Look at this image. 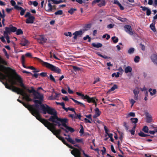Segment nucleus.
I'll use <instances>...</instances> for the list:
<instances>
[{
  "label": "nucleus",
  "instance_id": "6ab92c4d",
  "mask_svg": "<svg viewBox=\"0 0 157 157\" xmlns=\"http://www.w3.org/2000/svg\"><path fill=\"white\" fill-rule=\"evenodd\" d=\"M37 40L38 42L41 44H44L45 43L47 40V39L46 38L43 37L42 36H40L39 38H38L37 39Z\"/></svg>",
  "mask_w": 157,
  "mask_h": 157
},
{
  "label": "nucleus",
  "instance_id": "e433bc0d",
  "mask_svg": "<svg viewBox=\"0 0 157 157\" xmlns=\"http://www.w3.org/2000/svg\"><path fill=\"white\" fill-rule=\"evenodd\" d=\"M63 14V11L61 10H59L55 13V15H62Z\"/></svg>",
  "mask_w": 157,
  "mask_h": 157
},
{
  "label": "nucleus",
  "instance_id": "3c124183",
  "mask_svg": "<svg viewBox=\"0 0 157 157\" xmlns=\"http://www.w3.org/2000/svg\"><path fill=\"white\" fill-rule=\"evenodd\" d=\"M117 85L115 84L110 89V90L111 91H113L116 89H117Z\"/></svg>",
  "mask_w": 157,
  "mask_h": 157
},
{
  "label": "nucleus",
  "instance_id": "7ed1b4c3",
  "mask_svg": "<svg viewBox=\"0 0 157 157\" xmlns=\"http://www.w3.org/2000/svg\"><path fill=\"white\" fill-rule=\"evenodd\" d=\"M48 121L55 123H53L54 124L53 126H57L58 127H60L62 125L71 133L75 131V130L73 128L68 126L66 124L68 122V119L66 118H63L59 117L57 116V113L51 116L48 119Z\"/></svg>",
  "mask_w": 157,
  "mask_h": 157
},
{
  "label": "nucleus",
  "instance_id": "393cba45",
  "mask_svg": "<svg viewBox=\"0 0 157 157\" xmlns=\"http://www.w3.org/2000/svg\"><path fill=\"white\" fill-rule=\"evenodd\" d=\"M97 54V55H98L99 56H100L101 57H102L105 59H110L111 58V57H109L106 56H105V55H104V56H103L102 55H101V54H100V53L99 52H96V53Z\"/></svg>",
  "mask_w": 157,
  "mask_h": 157
},
{
  "label": "nucleus",
  "instance_id": "69168bd1",
  "mask_svg": "<svg viewBox=\"0 0 157 157\" xmlns=\"http://www.w3.org/2000/svg\"><path fill=\"white\" fill-rule=\"evenodd\" d=\"M103 149L101 150V151L102 152V155H103L106 152V148L104 147H103Z\"/></svg>",
  "mask_w": 157,
  "mask_h": 157
},
{
  "label": "nucleus",
  "instance_id": "58836bf2",
  "mask_svg": "<svg viewBox=\"0 0 157 157\" xmlns=\"http://www.w3.org/2000/svg\"><path fill=\"white\" fill-rule=\"evenodd\" d=\"M135 51V49L134 48H130L128 51V53L129 54L133 53Z\"/></svg>",
  "mask_w": 157,
  "mask_h": 157
},
{
  "label": "nucleus",
  "instance_id": "423d86ee",
  "mask_svg": "<svg viewBox=\"0 0 157 157\" xmlns=\"http://www.w3.org/2000/svg\"><path fill=\"white\" fill-rule=\"evenodd\" d=\"M40 108L44 114L48 113L53 115L57 113L55 109L51 108L47 105H44V104H42L41 105Z\"/></svg>",
  "mask_w": 157,
  "mask_h": 157
},
{
  "label": "nucleus",
  "instance_id": "bb28decb",
  "mask_svg": "<svg viewBox=\"0 0 157 157\" xmlns=\"http://www.w3.org/2000/svg\"><path fill=\"white\" fill-rule=\"evenodd\" d=\"M149 91L150 92V94L151 96L154 95L156 93V90L155 89L152 90L151 88L149 89Z\"/></svg>",
  "mask_w": 157,
  "mask_h": 157
},
{
  "label": "nucleus",
  "instance_id": "4be33fe9",
  "mask_svg": "<svg viewBox=\"0 0 157 157\" xmlns=\"http://www.w3.org/2000/svg\"><path fill=\"white\" fill-rule=\"evenodd\" d=\"M92 45L95 48H99L101 47L102 46V44L100 43H98L97 44L93 43L92 44Z\"/></svg>",
  "mask_w": 157,
  "mask_h": 157
},
{
  "label": "nucleus",
  "instance_id": "f8f14e48",
  "mask_svg": "<svg viewBox=\"0 0 157 157\" xmlns=\"http://www.w3.org/2000/svg\"><path fill=\"white\" fill-rule=\"evenodd\" d=\"M25 107L27 108L31 113L37 107V106L36 104L29 105L27 104Z\"/></svg>",
  "mask_w": 157,
  "mask_h": 157
},
{
  "label": "nucleus",
  "instance_id": "6e6552de",
  "mask_svg": "<svg viewBox=\"0 0 157 157\" xmlns=\"http://www.w3.org/2000/svg\"><path fill=\"white\" fill-rule=\"evenodd\" d=\"M53 124H54L53 123L50 122L47 128L56 136L57 135H59L61 132V130L60 129L56 130L55 127V126H53Z\"/></svg>",
  "mask_w": 157,
  "mask_h": 157
},
{
  "label": "nucleus",
  "instance_id": "72a5a7b5",
  "mask_svg": "<svg viewBox=\"0 0 157 157\" xmlns=\"http://www.w3.org/2000/svg\"><path fill=\"white\" fill-rule=\"evenodd\" d=\"M23 33V32L21 29H18L16 31V34L17 35H20Z\"/></svg>",
  "mask_w": 157,
  "mask_h": 157
},
{
  "label": "nucleus",
  "instance_id": "864d4df0",
  "mask_svg": "<svg viewBox=\"0 0 157 157\" xmlns=\"http://www.w3.org/2000/svg\"><path fill=\"white\" fill-rule=\"evenodd\" d=\"M129 101L130 103L132 104L131 107H132L134 104L136 102V101L133 99H131Z\"/></svg>",
  "mask_w": 157,
  "mask_h": 157
},
{
  "label": "nucleus",
  "instance_id": "c03bdc74",
  "mask_svg": "<svg viewBox=\"0 0 157 157\" xmlns=\"http://www.w3.org/2000/svg\"><path fill=\"white\" fill-rule=\"evenodd\" d=\"M49 79L52 81H53V82H56V81L55 79L53 77L52 75L50 74L49 75Z\"/></svg>",
  "mask_w": 157,
  "mask_h": 157
},
{
  "label": "nucleus",
  "instance_id": "774afa93",
  "mask_svg": "<svg viewBox=\"0 0 157 157\" xmlns=\"http://www.w3.org/2000/svg\"><path fill=\"white\" fill-rule=\"evenodd\" d=\"M31 14L29 12H27L25 16V17H30L31 16L30 15Z\"/></svg>",
  "mask_w": 157,
  "mask_h": 157
},
{
  "label": "nucleus",
  "instance_id": "f3484780",
  "mask_svg": "<svg viewBox=\"0 0 157 157\" xmlns=\"http://www.w3.org/2000/svg\"><path fill=\"white\" fill-rule=\"evenodd\" d=\"M145 115L146 117V122L148 123H149L152 122V117L150 115L149 113H146L145 114Z\"/></svg>",
  "mask_w": 157,
  "mask_h": 157
},
{
  "label": "nucleus",
  "instance_id": "0eeeda50",
  "mask_svg": "<svg viewBox=\"0 0 157 157\" xmlns=\"http://www.w3.org/2000/svg\"><path fill=\"white\" fill-rule=\"evenodd\" d=\"M81 152H82L83 155L85 157H90L88 155L85 154L84 151L81 148H80L78 149L77 148L74 147L71 151V153L75 157H80V155L81 156Z\"/></svg>",
  "mask_w": 157,
  "mask_h": 157
},
{
  "label": "nucleus",
  "instance_id": "4d7b16f0",
  "mask_svg": "<svg viewBox=\"0 0 157 157\" xmlns=\"http://www.w3.org/2000/svg\"><path fill=\"white\" fill-rule=\"evenodd\" d=\"M59 105H61L62 106L64 110H67L66 108L65 107V104L64 102H61V103L59 104Z\"/></svg>",
  "mask_w": 157,
  "mask_h": 157
},
{
  "label": "nucleus",
  "instance_id": "5701e85b",
  "mask_svg": "<svg viewBox=\"0 0 157 157\" xmlns=\"http://www.w3.org/2000/svg\"><path fill=\"white\" fill-rule=\"evenodd\" d=\"M132 68L129 66L126 67L124 71L126 73L131 72L132 71Z\"/></svg>",
  "mask_w": 157,
  "mask_h": 157
},
{
  "label": "nucleus",
  "instance_id": "f257e3e1",
  "mask_svg": "<svg viewBox=\"0 0 157 157\" xmlns=\"http://www.w3.org/2000/svg\"><path fill=\"white\" fill-rule=\"evenodd\" d=\"M1 67L7 70H11L16 75V79L20 84V86L24 89L26 90L29 93H32L34 96V99H38V100L33 99V102L35 103V104L37 105V107H40L41 105L44 104L42 103L44 98V96L42 94H41L40 93L35 90L33 86L31 87V90H29L27 88L23 83L22 78L20 75L17 74L15 70L12 69L10 67H6L3 66H2Z\"/></svg>",
  "mask_w": 157,
  "mask_h": 157
},
{
  "label": "nucleus",
  "instance_id": "dca6fc26",
  "mask_svg": "<svg viewBox=\"0 0 157 157\" xmlns=\"http://www.w3.org/2000/svg\"><path fill=\"white\" fill-rule=\"evenodd\" d=\"M35 19V18L34 16H31V17H29L26 19V22L27 24L33 23Z\"/></svg>",
  "mask_w": 157,
  "mask_h": 157
},
{
  "label": "nucleus",
  "instance_id": "2eb2a0df",
  "mask_svg": "<svg viewBox=\"0 0 157 157\" xmlns=\"http://www.w3.org/2000/svg\"><path fill=\"white\" fill-rule=\"evenodd\" d=\"M83 33L81 30H79V31H75L73 34V35H74V36L73 37L74 39V40L76 39L78 36H80Z\"/></svg>",
  "mask_w": 157,
  "mask_h": 157
},
{
  "label": "nucleus",
  "instance_id": "cd10ccee",
  "mask_svg": "<svg viewBox=\"0 0 157 157\" xmlns=\"http://www.w3.org/2000/svg\"><path fill=\"white\" fill-rule=\"evenodd\" d=\"M76 94L78 95L81 96L82 97L81 98L82 99L85 100V98H86V95H85L84 94H82V93L78 92H77Z\"/></svg>",
  "mask_w": 157,
  "mask_h": 157
},
{
  "label": "nucleus",
  "instance_id": "412c9836",
  "mask_svg": "<svg viewBox=\"0 0 157 157\" xmlns=\"http://www.w3.org/2000/svg\"><path fill=\"white\" fill-rule=\"evenodd\" d=\"M151 59L152 61L155 63L157 61V55L153 54L151 56Z\"/></svg>",
  "mask_w": 157,
  "mask_h": 157
},
{
  "label": "nucleus",
  "instance_id": "a18cd8bd",
  "mask_svg": "<svg viewBox=\"0 0 157 157\" xmlns=\"http://www.w3.org/2000/svg\"><path fill=\"white\" fill-rule=\"evenodd\" d=\"M76 115V116L74 117L76 119H78L79 120H81V117H82V116L80 114H77L76 113V115Z\"/></svg>",
  "mask_w": 157,
  "mask_h": 157
},
{
  "label": "nucleus",
  "instance_id": "603ef678",
  "mask_svg": "<svg viewBox=\"0 0 157 157\" xmlns=\"http://www.w3.org/2000/svg\"><path fill=\"white\" fill-rule=\"evenodd\" d=\"M64 34L66 36H69L71 37L72 36V33L71 32H68L67 33H65Z\"/></svg>",
  "mask_w": 157,
  "mask_h": 157
},
{
  "label": "nucleus",
  "instance_id": "473e14b6",
  "mask_svg": "<svg viewBox=\"0 0 157 157\" xmlns=\"http://www.w3.org/2000/svg\"><path fill=\"white\" fill-rule=\"evenodd\" d=\"M112 39L113 41V42L115 43H116L118 42V38L115 36L112 37Z\"/></svg>",
  "mask_w": 157,
  "mask_h": 157
},
{
  "label": "nucleus",
  "instance_id": "c85d7f7f",
  "mask_svg": "<svg viewBox=\"0 0 157 157\" xmlns=\"http://www.w3.org/2000/svg\"><path fill=\"white\" fill-rule=\"evenodd\" d=\"M95 114H96L98 116H99L101 113V112L99 111V109L96 107L95 110Z\"/></svg>",
  "mask_w": 157,
  "mask_h": 157
},
{
  "label": "nucleus",
  "instance_id": "6e6d98bb",
  "mask_svg": "<svg viewBox=\"0 0 157 157\" xmlns=\"http://www.w3.org/2000/svg\"><path fill=\"white\" fill-rule=\"evenodd\" d=\"M14 8L17 10H20L22 9V8L21 7H20L17 5L14 6Z\"/></svg>",
  "mask_w": 157,
  "mask_h": 157
},
{
  "label": "nucleus",
  "instance_id": "a878e982",
  "mask_svg": "<svg viewBox=\"0 0 157 157\" xmlns=\"http://www.w3.org/2000/svg\"><path fill=\"white\" fill-rule=\"evenodd\" d=\"M4 36L6 38V39L7 40V42L8 43H9L10 42V40L9 36H8V34L4 32Z\"/></svg>",
  "mask_w": 157,
  "mask_h": 157
},
{
  "label": "nucleus",
  "instance_id": "7c9ffc66",
  "mask_svg": "<svg viewBox=\"0 0 157 157\" xmlns=\"http://www.w3.org/2000/svg\"><path fill=\"white\" fill-rule=\"evenodd\" d=\"M106 4L105 1V0H103L101 3L98 4V6L99 7H101L102 6H105Z\"/></svg>",
  "mask_w": 157,
  "mask_h": 157
},
{
  "label": "nucleus",
  "instance_id": "2f4dec72",
  "mask_svg": "<svg viewBox=\"0 0 157 157\" xmlns=\"http://www.w3.org/2000/svg\"><path fill=\"white\" fill-rule=\"evenodd\" d=\"M131 122L132 123H133L135 124H136L138 121V119L137 118H131L130 119Z\"/></svg>",
  "mask_w": 157,
  "mask_h": 157
},
{
  "label": "nucleus",
  "instance_id": "a19ab883",
  "mask_svg": "<svg viewBox=\"0 0 157 157\" xmlns=\"http://www.w3.org/2000/svg\"><path fill=\"white\" fill-rule=\"evenodd\" d=\"M79 133L82 135L84 133V130L83 126L82 124H80V129L79 132Z\"/></svg>",
  "mask_w": 157,
  "mask_h": 157
},
{
  "label": "nucleus",
  "instance_id": "39448f33",
  "mask_svg": "<svg viewBox=\"0 0 157 157\" xmlns=\"http://www.w3.org/2000/svg\"><path fill=\"white\" fill-rule=\"evenodd\" d=\"M40 107L36 108L31 113V114L35 116L37 119L42 123L46 127H47L50 123L48 120L41 117L40 113Z\"/></svg>",
  "mask_w": 157,
  "mask_h": 157
},
{
  "label": "nucleus",
  "instance_id": "b1692460",
  "mask_svg": "<svg viewBox=\"0 0 157 157\" xmlns=\"http://www.w3.org/2000/svg\"><path fill=\"white\" fill-rule=\"evenodd\" d=\"M62 141L63 142V143L66 145L68 147L70 148L71 149H73L74 148L72 146L70 145L69 144H68L66 141L65 140L64 138Z\"/></svg>",
  "mask_w": 157,
  "mask_h": 157
},
{
  "label": "nucleus",
  "instance_id": "de8ad7c7",
  "mask_svg": "<svg viewBox=\"0 0 157 157\" xmlns=\"http://www.w3.org/2000/svg\"><path fill=\"white\" fill-rule=\"evenodd\" d=\"M6 78V76L1 72H0V79H3Z\"/></svg>",
  "mask_w": 157,
  "mask_h": 157
},
{
  "label": "nucleus",
  "instance_id": "bf43d9fd",
  "mask_svg": "<svg viewBox=\"0 0 157 157\" xmlns=\"http://www.w3.org/2000/svg\"><path fill=\"white\" fill-rule=\"evenodd\" d=\"M140 46L141 49L142 50H143V51L145 50V47L144 44L140 43Z\"/></svg>",
  "mask_w": 157,
  "mask_h": 157
},
{
  "label": "nucleus",
  "instance_id": "4468645a",
  "mask_svg": "<svg viewBox=\"0 0 157 157\" xmlns=\"http://www.w3.org/2000/svg\"><path fill=\"white\" fill-rule=\"evenodd\" d=\"M68 138L66 137L65 139L67 140L70 143H71L73 144H75L74 146L75 147H78V148H77L78 149H79L80 148H81V147L79 146V145L78 144H75V141L73 140L70 137V136L69 135H68Z\"/></svg>",
  "mask_w": 157,
  "mask_h": 157
},
{
  "label": "nucleus",
  "instance_id": "aec40b11",
  "mask_svg": "<svg viewBox=\"0 0 157 157\" xmlns=\"http://www.w3.org/2000/svg\"><path fill=\"white\" fill-rule=\"evenodd\" d=\"M48 6L49 8V9L47 10L48 12L51 11L53 9H56V6L55 5L52 6L50 2L48 3Z\"/></svg>",
  "mask_w": 157,
  "mask_h": 157
},
{
  "label": "nucleus",
  "instance_id": "ddd939ff",
  "mask_svg": "<svg viewBox=\"0 0 157 157\" xmlns=\"http://www.w3.org/2000/svg\"><path fill=\"white\" fill-rule=\"evenodd\" d=\"M85 100L86 101L89 103H95V101H98V99L96 98L95 97H90L89 96L86 95V98H85Z\"/></svg>",
  "mask_w": 157,
  "mask_h": 157
},
{
  "label": "nucleus",
  "instance_id": "49530a36",
  "mask_svg": "<svg viewBox=\"0 0 157 157\" xmlns=\"http://www.w3.org/2000/svg\"><path fill=\"white\" fill-rule=\"evenodd\" d=\"M140 59V58L138 56H136L135 57L134 61L136 63H138L139 62Z\"/></svg>",
  "mask_w": 157,
  "mask_h": 157
},
{
  "label": "nucleus",
  "instance_id": "c756f323",
  "mask_svg": "<svg viewBox=\"0 0 157 157\" xmlns=\"http://www.w3.org/2000/svg\"><path fill=\"white\" fill-rule=\"evenodd\" d=\"M75 103H77L78 105H80L82 106L83 107H85V105H84V104H83V103L79 102V101H78L75 99V100H74V101Z\"/></svg>",
  "mask_w": 157,
  "mask_h": 157
},
{
  "label": "nucleus",
  "instance_id": "338daca9",
  "mask_svg": "<svg viewBox=\"0 0 157 157\" xmlns=\"http://www.w3.org/2000/svg\"><path fill=\"white\" fill-rule=\"evenodd\" d=\"M133 92L135 95H138L139 91L135 89L133 90Z\"/></svg>",
  "mask_w": 157,
  "mask_h": 157
},
{
  "label": "nucleus",
  "instance_id": "f03ea898",
  "mask_svg": "<svg viewBox=\"0 0 157 157\" xmlns=\"http://www.w3.org/2000/svg\"><path fill=\"white\" fill-rule=\"evenodd\" d=\"M2 63L6 65H7V62L1 57H0V71L4 73L6 75V76L7 77L10 78L11 76V73H13L15 75L14 78L17 81L14 80L13 79H11L9 80V82H10L12 85L10 86L7 82H2V83L4 85L5 87L10 90H11L12 91L17 93L18 89H20V88L16 87L15 86H13V85H16L20 86V83L18 82L17 80L16 79V75L12 71L10 70H7V69L1 67L2 66H4L5 67H7L3 65H1Z\"/></svg>",
  "mask_w": 157,
  "mask_h": 157
},
{
  "label": "nucleus",
  "instance_id": "052dcab7",
  "mask_svg": "<svg viewBox=\"0 0 157 157\" xmlns=\"http://www.w3.org/2000/svg\"><path fill=\"white\" fill-rule=\"evenodd\" d=\"M10 3L11 5L12 6H14H14H16V2L15 1L13 0H11L10 2Z\"/></svg>",
  "mask_w": 157,
  "mask_h": 157
},
{
  "label": "nucleus",
  "instance_id": "1a4fd4ad",
  "mask_svg": "<svg viewBox=\"0 0 157 157\" xmlns=\"http://www.w3.org/2000/svg\"><path fill=\"white\" fill-rule=\"evenodd\" d=\"M16 93L17 94L21 95L23 96L24 99H25L27 101H33V99L30 98V95L26 93L24 89L20 88V89H18Z\"/></svg>",
  "mask_w": 157,
  "mask_h": 157
},
{
  "label": "nucleus",
  "instance_id": "0e129e2a",
  "mask_svg": "<svg viewBox=\"0 0 157 157\" xmlns=\"http://www.w3.org/2000/svg\"><path fill=\"white\" fill-rule=\"evenodd\" d=\"M140 7L142 8V10L143 11H147L148 9V8L145 6H141Z\"/></svg>",
  "mask_w": 157,
  "mask_h": 157
},
{
  "label": "nucleus",
  "instance_id": "20e7f679",
  "mask_svg": "<svg viewBox=\"0 0 157 157\" xmlns=\"http://www.w3.org/2000/svg\"><path fill=\"white\" fill-rule=\"evenodd\" d=\"M38 61L41 63L42 66L46 67V68L49 69L51 71L58 74L61 73V70L58 67H56L52 64L47 62L43 61L42 60L38 58H35Z\"/></svg>",
  "mask_w": 157,
  "mask_h": 157
},
{
  "label": "nucleus",
  "instance_id": "13d9d810",
  "mask_svg": "<svg viewBox=\"0 0 157 157\" xmlns=\"http://www.w3.org/2000/svg\"><path fill=\"white\" fill-rule=\"evenodd\" d=\"M20 13V14L21 16H23L24 15V13L25 12V10H24L23 8L22 9H21Z\"/></svg>",
  "mask_w": 157,
  "mask_h": 157
},
{
  "label": "nucleus",
  "instance_id": "09e8293b",
  "mask_svg": "<svg viewBox=\"0 0 157 157\" xmlns=\"http://www.w3.org/2000/svg\"><path fill=\"white\" fill-rule=\"evenodd\" d=\"M106 36H107V37L106 38V40H109L110 38V36L108 34H105L104 35L102 36V38H106Z\"/></svg>",
  "mask_w": 157,
  "mask_h": 157
},
{
  "label": "nucleus",
  "instance_id": "5fc2aeb1",
  "mask_svg": "<svg viewBox=\"0 0 157 157\" xmlns=\"http://www.w3.org/2000/svg\"><path fill=\"white\" fill-rule=\"evenodd\" d=\"M145 134L142 131H140L138 133V135L140 136L143 137H145Z\"/></svg>",
  "mask_w": 157,
  "mask_h": 157
},
{
  "label": "nucleus",
  "instance_id": "8fccbe9b",
  "mask_svg": "<svg viewBox=\"0 0 157 157\" xmlns=\"http://www.w3.org/2000/svg\"><path fill=\"white\" fill-rule=\"evenodd\" d=\"M73 69L75 71H76L80 70V68L77 66H73Z\"/></svg>",
  "mask_w": 157,
  "mask_h": 157
},
{
  "label": "nucleus",
  "instance_id": "a211bd4d",
  "mask_svg": "<svg viewBox=\"0 0 157 157\" xmlns=\"http://www.w3.org/2000/svg\"><path fill=\"white\" fill-rule=\"evenodd\" d=\"M28 41L25 38L22 39L21 40V43L20 44L22 46H26L28 45Z\"/></svg>",
  "mask_w": 157,
  "mask_h": 157
},
{
  "label": "nucleus",
  "instance_id": "e2e57ef3",
  "mask_svg": "<svg viewBox=\"0 0 157 157\" xmlns=\"http://www.w3.org/2000/svg\"><path fill=\"white\" fill-rule=\"evenodd\" d=\"M151 13V12L150 10L149 9H148L147 10L146 14L147 16L150 15Z\"/></svg>",
  "mask_w": 157,
  "mask_h": 157
},
{
  "label": "nucleus",
  "instance_id": "ea45409f",
  "mask_svg": "<svg viewBox=\"0 0 157 157\" xmlns=\"http://www.w3.org/2000/svg\"><path fill=\"white\" fill-rule=\"evenodd\" d=\"M77 10L76 9L71 8L68 11V12L71 14H72L74 11Z\"/></svg>",
  "mask_w": 157,
  "mask_h": 157
},
{
  "label": "nucleus",
  "instance_id": "c9c22d12",
  "mask_svg": "<svg viewBox=\"0 0 157 157\" xmlns=\"http://www.w3.org/2000/svg\"><path fill=\"white\" fill-rule=\"evenodd\" d=\"M75 142L77 143H82V144H84L82 139H78V138H75Z\"/></svg>",
  "mask_w": 157,
  "mask_h": 157
},
{
  "label": "nucleus",
  "instance_id": "4c0bfd02",
  "mask_svg": "<svg viewBox=\"0 0 157 157\" xmlns=\"http://www.w3.org/2000/svg\"><path fill=\"white\" fill-rule=\"evenodd\" d=\"M150 27L151 29L154 32H155L156 31V29L155 26V24L153 23H152L150 25Z\"/></svg>",
  "mask_w": 157,
  "mask_h": 157
},
{
  "label": "nucleus",
  "instance_id": "f704fd0d",
  "mask_svg": "<svg viewBox=\"0 0 157 157\" xmlns=\"http://www.w3.org/2000/svg\"><path fill=\"white\" fill-rule=\"evenodd\" d=\"M142 130L145 133H148V132L149 129L148 127L146 126H145L143 127Z\"/></svg>",
  "mask_w": 157,
  "mask_h": 157
},
{
  "label": "nucleus",
  "instance_id": "37998d69",
  "mask_svg": "<svg viewBox=\"0 0 157 157\" xmlns=\"http://www.w3.org/2000/svg\"><path fill=\"white\" fill-rule=\"evenodd\" d=\"M2 51L4 52L5 54V56H6V57L7 59L9 58V55L8 54L6 51V50L5 48H3L2 49Z\"/></svg>",
  "mask_w": 157,
  "mask_h": 157
},
{
  "label": "nucleus",
  "instance_id": "680f3d73",
  "mask_svg": "<svg viewBox=\"0 0 157 157\" xmlns=\"http://www.w3.org/2000/svg\"><path fill=\"white\" fill-rule=\"evenodd\" d=\"M40 75L43 77H46L47 75V73L46 72H42L40 73Z\"/></svg>",
  "mask_w": 157,
  "mask_h": 157
},
{
  "label": "nucleus",
  "instance_id": "9b49d317",
  "mask_svg": "<svg viewBox=\"0 0 157 157\" xmlns=\"http://www.w3.org/2000/svg\"><path fill=\"white\" fill-rule=\"evenodd\" d=\"M125 31L130 35L133 34V32L132 30L131 26L130 25H126L124 27Z\"/></svg>",
  "mask_w": 157,
  "mask_h": 157
},
{
  "label": "nucleus",
  "instance_id": "79ce46f5",
  "mask_svg": "<svg viewBox=\"0 0 157 157\" xmlns=\"http://www.w3.org/2000/svg\"><path fill=\"white\" fill-rule=\"evenodd\" d=\"M66 109H67V110H65L66 112H67L68 111V110H69L71 111L72 112H74L75 113V115H76V113L75 112V109L74 108H71L70 107H68L67 108H66Z\"/></svg>",
  "mask_w": 157,
  "mask_h": 157
},
{
  "label": "nucleus",
  "instance_id": "9d476101",
  "mask_svg": "<svg viewBox=\"0 0 157 157\" xmlns=\"http://www.w3.org/2000/svg\"><path fill=\"white\" fill-rule=\"evenodd\" d=\"M17 30V28L16 27L11 25H10L9 27L5 28V31L4 32L8 34L10 32L14 33L16 32Z\"/></svg>",
  "mask_w": 157,
  "mask_h": 157
}]
</instances>
